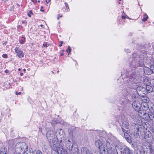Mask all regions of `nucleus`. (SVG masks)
Listing matches in <instances>:
<instances>
[{"mask_svg":"<svg viewBox=\"0 0 154 154\" xmlns=\"http://www.w3.org/2000/svg\"><path fill=\"white\" fill-rule=\"evenodd\" d=\"M132 56V60L130 64L131 67L136 68L139 66L143 67L144 66L143 60L142 57L138 56L136 53H134Z\"/></svg>","mask_w":154,"mask_h":154,"instance_id":"nucleus-1","label":"nucleus"},{"mask_svg":"<svg viewBox=\"0 0 154 154\" xmlns=\"http://www.w3.org/2000/svg\"><path fill=\"white\" fill-rule=\"evenodd\" d=\"M95 145L97 147L101 154H107L108 151L107 144L104 145L100 140L96 141Z\"/></svg>","mask_w":154,"mask_h":154,"instance_id":"nucleus-2","label":"nucleus"},{"mask_svg":"<svg viewBox=\"0 0 154 154\" xmlns=\"http://www.w3.org/2000/svg\"><path fill=\"white\" fill-rule=\"evenodd\" d=\"M28 146L25 142L18 143L15 145V150L17 153H20L21 151H26Z\"/></svg>","mask_w":154,"mask_h":154,"instance_id":"nucleus-3","label":"nucleus"},{"mask_svg":"<svg viewBox=\"0 0 154 154\" xmlns=\"http://www.w3.org/2000/svg\"><path fill=\"white\" fill-rule=\"evenodd\" d=\"M51 151L52 154H63L64 151L62 146L54 144Z\"/></svg>","mask_w":154,"mask_h":154,"instance_id":"nucleus-4","label":"nucleus"},{"mask_svg":"<svg viewBox=\"0 0 154 154\" xmlns=\"http://www.w3.org/2000/svg\"><path fill=\"white\" fill-rule=\"evenodd\" d=\"M144 138L146 141L149 144H152L154 141V139L153 136L151 134H149L147 133L144 134Z\"/></svg>","mask_w":154,"mask_h":154,"instance_id":"nucleus-5","label":"nucleus"},{"mask_svg":"<svg viewBox=\"0 0 154 154\" xmlns=\"http://www.w3.org/2000/svg\"><path fill=\"white\" fill-rule=\"evenodd\" d=\"M129 79L131 82H133L136 84H137L139 82V75L135 72L131 74Z\"/></svg>","mask_w":154,"mask_h":154,"instance_id":"nucleus-6","label":"nucleus"},{"mask_svg":"<svg viewBox=\"0 0 154 154\" xmlns=\"http://www.w3.org/2000/svg\"><path fill=\"white\" fill-rule=\"evenodd\" d=\"M111 141L110 139H107L106 142L107 148V151L109 154H115V150L110 145Z\"/></svg>","mask_w":154,"mask_h":154,"instance_id":"nucleus-7","label":"nucleus"},{"mask_svg":"<svg viewBox=\"0 0 154 154\" xmlns=\"http://www.w3.org/2000/svg\"><path fill=\"white\" fill-rule=\"evenodd\" d=\"M119 150V153H118V154H132L131 150L126 146L120 148Z\"/></svg>","mask_w":154,"mask_h":154,"instance_id":"nucleus-8","label":"nucleus"},{"mask_svg":"<svg viewBox=\"0 0 154 154\" xmlns=\"http://www.w3.org/2000/svg\"><path fill=\"white\" fill-rule=\"evenodd\" d=\"M129 123L127 121H124L122 124V129L123 132L129 131Z\"/></svg>","mask_w":154,"mask_h":154,"instance_id":"nucleus-9","label":"nucleus"},{"mask_svg":"<svg viewBox=\"0 0 154 154\" xmlns=\"http://www.w3.org/2000/svg\"><path fill=\"white\" fill-rule=\"evenodd\" d=\"M132 106L133 108L137 111L138 112V113L142 111L140 107L141 106L140 103L138 101H134L132 103Z\"/></svg>","mask_w":154,"mask_h":154,"instance_id":"nucleus-10","label":"nucleus"},{"mask_svg":"<svg viewBox=\"0 0 154 154\" xmlns=\"http://www.w3.org/2000/svg\"><path fill=\"white\" fill-rule=\"evenodd\" d=\"M54 137V134L53 131H50L47 132L46 137L49 142H51L52 140H53Z\"/></svg>","mask_w":154,"mask_h":154,"instance_id":"nucleus-11","label":"nucleus"},{"mask_svg":"<svg viewBox=\"0 0 154 154\" xmlns=\"http://www.w3.org/2000/svg\"><path fill=\"white\" fill-rule=\"evenodd\" d=\"M138 115L140 117H143V118L149 120V113L148 114L145 111H140V112L138 113Z\"/></svg>","mask_w":154,"mask_h":154,"instance_id":"nucleus-12","label":"nucleus"},{"mask_svg":"<svg viewBox=\"0 0 154 154\" xmlns=\"http://www.w3.org/2000/svg\"><path fill=\"white\" fill-rule=\"evenodd\" d=\"M15 50L16 53L17 54V56L21 58L24 57V54L23 52L18 47H16Z\"/></svg>","mask_w":154,"mask_h":154,"instance_id":"nucleus-13","label":"nucleus"},{"mask_svg":"<svg viewBox=\"0 0 154 154\" xmlns=\"http://www.w3.org/2000/svg\"><path fill=\"white\" fill-rule=\"evenodd\" d=\"M150 112L149 113V120H151L152 122H154V107H152L151 109H149Z\"/></svg>","mask_w":154,"mask_h":154,"instance_id":"nucleus-14","label":"nucleus"},{"mask_svg":"<svg viewBox=\"0 0 154 154\" xmlns=\"http://www.w3.org/2000/svg\"><path fill=\"white\" fill-rule=\"evenodd\" d=\"M73 144L72 142V140L69 139L66 142V146L67 148L69 150H72L73 147Z\"/></svg>","mask_w":154,"mask_h":154,"instance_id":"nucleus-15","label":"nucleus"},{"mask_svg":"<svg viewBox=\"0 0 154 154\" xmlns=\"http://www.w3.org/2000/svg\"><path fill=\"white\" fill-rule=\"evenodd\" d=\"M82 154H92L90 151L86 147H82L81 149Z\"/></svg>","mask_w":154,"mask_h":154,"instance_id":"nucleus-16","label":"nucleus"},{"mask_svg":"<svg viewBox=\"0 0 154 154\" xmlns=\"http://www.w3.org/2000/svg\"><path fill=\"white\" fill-rule=\"evenodd\" d=\"M150 68L145 67L144 69V73L147 75H150L152 73V71Z\"/></svg>","mask_w":154,"mask_h":154,"instance_id":"nucleus-17","label":"nucleus"},{"mask_svg":"<svg viewBox=\"0 0 154 154\" xmlns=\"http://www.w3.org/2000/svg\"><path fill=\"white\" fill-rule=\"evenodd\" d=\"M140 106L143 110L146 111L149 108V106L148 103L144 102H141Z\"/></svg>","mask_w":154,"mask_h":154,"instance_id":"nucleus-18","label":"nucleus"},{"mask_svg":"<svg viewBox=\"0 0 154 154\" xmlns=\"http://www.w3.org/2000/svg\"><path fill=\"white\" fill-rule=\"evenodd\" d=\"M150 85H146L145 90L146 91L147 93H150L152 92H154V91H153V88L152 86H150Z\"/></svg>","mask_w":154,"mask_h":154,"instance_id":"nucleus-19","label":"nucleus"},{"mask_svg":"<svg viewBox=\"0 0 154 154\" xmlns=\"http://www.w3.org/2000/svg\"><path fill=\"white\" fill-rule=\"evenodd\" d=\"M146 89L145 88L140 86H139L136 88L137 92L138 94H139L140 91H144Z\"/></svg>","mask_w":154,"mask_h":154,"instance_id":"nucleus-20","label":"nucleus"},{"mask_svg":"<svg viewBox=\"0 0 154 154\" xmlns=\"http://www.w3.org/2000/svg\"><path fill=\"white\" fill-rule=\"evenodd\" d=\"M7 149L5 147H2L0 150V154H6Z\"/></svg>","mask_w":154,"mask_h":154,"instance_id":"nucleus-21","label":"nucleus"},{"mask_svg":"<svg viewBox=\"0 0 154 154\" xmlns=\"http://www.w3.org/2000/svg\"><path fill=\"white\" fill-rule=\"evenodd\" d=\"M143 83L146 85L151 84L150 80L148 78H146L144 79Z\"/></svg>","mask_w":154,"mask_h":154,"instance_id":"nucleus-22","label":"nucleus"},{"mask_svg":"<svg viewBox=\"0 0 154 154\" xmlns=\"http://www.w3.org/2000/svg\"><path fill=\"white\" fill-rule=\"evenodd\" d=\"M149 98L147 97H143V98L142 99V102L148 103L149 101Z\"/></svg>","mask_w":154,"mask_h":154,"instance_id":"nucleus-23","label":"nucleus"},{"mask_svg":"<svg viewBox=\"0 0 154 154\" xmlns=\"http://www.w3.org/2000/svg\"><path fill=\"white\" fill-rule=\"evenodd\" d=\"M25 38L23 36L19 38V42L20 44H23L25 41Z\"/></svg>","mask_w":154,"mask_h":154,"instance_id":"nucleus-24","label":"nucleus"},{"mask_svg":"<svg viewBox=\"0 0 154 154\" xmlns=\"http://www.w3.org/2000/svg\"><path fill=\"white\" fill-rule=\"evenodd\" d=\"M57 131L58 132V133L59 134V135L61 136L62 137H61V138L62 137H63V134L64 133V131L61 129H59Z\"/></svg>","mask_w":154,"mask_h":154,"instance_id":"nucleus-25","label":"nucleus"},{"mask_svg":"<svg viewBox=\"0 0 154 154\" xmlns=\"http://www.w3.org/2000/svg\"><path fill=\"white\" fill-rule=\"evenodd\" d=\"M65 6L66 7V9H65V10H64V8H63V10L64 11H66V12L69 11V5H68V4L67 3H66V2H65Z\"/></svg>","mask_w":154,"mask_h":154,"instance_id":"nucleus-26","label":"nucleus"},{"mask_svg":"<svg viewBox=\"0 0 154 154\" xmlns=\"http://www.w3.org/2000/svg\"><path fill=\"white\" fill-rule=\"evenodd\" d=\"M23 154H34V153L33 151H28L27 150L26 151L23 152Z\"/></svg>","mask_w":154,"mask_h":154,"instance_id":"nucleus-27","label":"nucleus"},{"mask_svg":"<svg viewBox=\"0 0 154 154\" xmlns=\"http://www.w3.org/2000/svg\"><path fill=\"white\" fill-rule=\"evenodd\" d=\"M144 17L142 19V21H145L147 20V19L148 18V17L146 14H144Z\"/></svg>","mask_w":154,"mask_h":154,"instance_id":"nucleus-28","label":"nucleus"},{"mask_svg":"<svg viewBox=\"0 0 154 154\" xmlns=\"http://www.w3.org/2000/svg\"><path fill=\"white\" fill-rule=\"evenodd\" d=\"M71 47L69 46L68 47L67 49L66 50V52L69 53V54L71 52Z\"/></svg>","mask_w":154,"mask_h":154,"instance_id":"nucleus-29","label":"nucleus"},{"mask_svg":"<svg viewBox=\"0 0 154 154\" xmlns=\"http://www.w3.org/2000/svg\"><path fill=\"white\" fill-rule=\"evenodd\" d=\"M36 154H43V153L40 150H38L36 152Z\"/></svg>","mask_w":154,"mask_h":154,"instance_id":"nucleus-30","label":"nucleus"},{"mask_svg":"<svg viewBox=\"0 0 154 154\" xmlns=\"http://www.w3.org/2000/svg\"><path fill=\"white\" fill-rule=\"evenodd\" d=\"M22 23L23 24L24 26H26L27 23V22L26 20H22Z\"/></svg>","mask_w":154,"mask_h":154,"instance_id":"nucleus-31","label":"nucleus"},{"mask_svg":"<svg viewBox=\"0 0 154 154\" xmlns=\"http://www.w3.org/2000/svg\"><path fill=\"white\" fill-rule=\"evenodd\" d=\"M32 11L31 10H30L29 11V13H28V16L29 17H31V14H32Z\"/></svg>","mask_w":154,"mask_h":154,"instance_id":"nucleus-32","label":"nucleus"},{"mask_svg":"<svg viewBox=\"0 0 154 154\" xmlns=\"http://www.w3.org/2000/svg\"><path fill=\"white\" fill-rule=\"evenodd\" d=\"M124 133V136L126 138V137H127L128 136V133L129 132H123Z\"/></svg>","mask_w":154,"mask_h":154,"instance_id":"nucleus-33","label":"nucleus"},{"mask_svg":"<svg viewBox=\"0 0 154 154\" xmlns=\"http://www.w3.org/2000/svg\"><path fill=\"white\" fill-rule=\"evenodd\" d=\"M2 57L4 58H7L8 57V55L6 54H4L2 55Z\"/></svg>","mask_w":154,"mask_h":154,"instance_id":"nucleus-34","label":"nucleus"},{"mask_svg":"<svg viewBox=\"0 0 154 154\" xmlns=\"http://www.w3.org/2000/svg\"><path fill=\"white\" fill-rule=\"evenodd\" d=\"M150 68H151L152 69V73H154V65L151 66Z\"/></svg>","mask_w":154,"mask_h":154,"instance_id":"nucleus-35","label":"nucleus"},{"mask_svg":"<svg viewBox=\"0 0 154 154\" xmlns=\"http://www.w3.org/2000/svg\"><path fill=\"white\" fill-rule=\"evenodd\" d=\"M48 44L46 43H44L43 45V46L45 47H48Z\"/></svg>","mask_w":154,"mask_h":154,"instance_id":"nucleus-36","label":"nucleus"},{"mask_svg":"<svg viewBox=\"0 0 154 154\" xmlns=\"http://www.w3.org/2000/svg\"><path fill=\"white\" fill-rule=\"evenodd\" d=\"M21 92H18V91H16V94L17 95L21 94Z\"/></svg>","mask_w":154,"mask_h":154,"instance_id":"nucleus-37","label":"nucleus"},{"mask_svg":"<svg viewBox=\"0 0 154 154\" xmlns=\"http://www.w3.org/2000/svg\"><path fill=\"white\" fill-rule=\"evenodd\" d=\"M63 43V41H60V44L59 45V47H61V46H62V44Z\"/></svg>","mask_w":154,"mask_h":154,"instance_id":"nucleus-38","label":"nucleus"},{"mask_svg":"<svg viewBox=\"0 0 154 154\" xmlns=\"http://www.w3.org/2000/svg\"><path fill=\"white\" fill-rule=\"evenodd\" d=\"M58 16L57 17V20H59L60 17H62V15H60L59 14H58Z\"/></svg>","mask_w":154,"mask_h":154,"instance_id":"nucleus-39","label":"nucleus"},{"mask_svg":"<svg viewBox=\"0 0 154 154\" xmlns=\"http://www.w3.org/2000/svg\"><path fill=\"white\" fill-rule=\"evenodd\" d=\"M126 140H127L128 142H129V143H130V142H131V140H130L129 141V138L128 137H126Z\"/></svg>","mask_w":154,"mask_h":154,"instance_id":"nucleus-40","label":"nucleus"},{"mask_svg":"<svg viewBox=\"0 0 154 154\" xmlns=\"http://www.w3.org/2000/svg\"><path fill=\"white\" fill-rule=\"evenodd\" d=\"M50 0H45V1L47 3H48L50 2Z\"/></svg>","mask_w":154,"mask_h":154,"instance_id":"nucleus-41","label":"nucleus"},{"mask_svg":"<svg viewBox=\"0 0 154 154\" xmlns=\"http://www.w3.org/2000/svg\"><path fill=\"white\" fill-rule=\"evenodd\" d=\"M33 3H36L37 2L36 0H31Z\"/></svg>","mask_w":154,"mask_h":154,"instance_id":"nucleus-42","label":"nucleus"},{"mask_svg":"<svg viewBox=\"0 0 154 154\" xmlns=\"http://www.w3.org/2000/svg\"><path fill=\"white\" fill-rule=\"evenodd\" d=\"M43 7L42 6H41V9H40V10L41 11H42V12H44V10H42V8H43Z\"/></svg>","mask_w":154,"mask_h":154,"instance_id":"nucleus-43","label":"nucleus"},{"mask_svg":"<svg viewBox=\"0 0 154 154\" xmlns=\"http://www.w3.org/2000/svg\"><path fill=\"white\" fill-rule=\"evenodd\" d=\"M9 72V71L8 70L6 69V70H5V73H8Z\"/></svg>","mask_w":154,"mask_h":154,"instance_id":"nucleus-44","label":"nucleus"},{"mask_svg":"<svg viewBox=\"0 0 154 154\" xmlns=\"http://www.w3.org/2000/svg\"><path fill=\"white\" fill-rule=\"evenodd\" d=\"M122 19H125V17L124 16H122Z\"/></svg>","mask_w":154,"mask_h":154,"instance_id":"nucleus-45","label":"nucleus"},{"mask_svg":"<svg viewBox=\"0 0 154 154\" xmlns=\"http://www.w3.org/2000/svg\"><path fill=\"white\" fill-rule=\"evenodd\" d=\"M2 1L4 2H6L8 0H2Z\"/></svg>","mask_w":154,"mask_h":154,"instance_id":"nucleus-46","label":"nucleus"},{"mask_svg":"<svg viewBox=\"0 0 154 154\" xmlns=\"http://www.w3.org/2000/svg\"><path fill=\"white\" fill-rule=\"evenodd\" d=\"M63 53H62L61 54H60V56H63Z\"/></svg>","mask_w":154,"mask_h":154,"instance_id":"nucleus-47","label":"nucleus"},{"mask_svg":"<svg viewBox=\"0 0 154 154\" xmlns=\"http://www.w3.org/2000/svg\"><path fill=\"white\" fill-rule=\"evenodd\" d=\"M20 75L21 76H22L23 75V73H21Z\"/></svg>","mask_w":154,"mask_h":154,"instance_id":"nucleus-48","label":"nucleus"},{"mask_svg":"<svg viewBox=\"0 0 154 154\" xmlns=\"http://www.w3.org/2000/svg\"><path fill=\"white\" fill-rule=\"evenodd\" d=\"M71 150H70V152L69 153H68L67 154H72V153L70 151Z\"/></svg>","mask_w":154,"mask_h":154,"instance_id":"nucleus-49","label":"nucleus"},{"mask_svg":"<svg viewBox=\"0 0 154 154\" xmlns=\"http://www.w3.org/2000/svg\"><path fill=\"white\" fill-rule=\"evenodd\" d=\"M23 71H26V69H23Z\"/></svg>","mask_w":154,"mask_h":154,"instance_id":"nucleus-50","label":"nucleus"},{"mask_svg":"<svg viewBox=\"0 0 154 154\" xmlns=\"http://www.w3.org/2000/svg\"><path fill=\"white\" fill-rule=\"evenodd\" d=\"M18 71H20L21 70V69L20 68H19L18 69Z\"/></svg>","mask_w":154,"mask_h":154,"instance_id":"nucleus-51","label":"nucleus"},{"mask_svg":"<svg viewBox=\"0 0 154 154\" xmlns=\"http://www.w3.org/2000/svg\"><path fill=\"white\" fill-rule=\"evenodd\" d=\"M37 2H39V3L40 2V1L39 0H38Z\"/></svg>","mask_w":154,"mask_h":154,"instance_id":"nucleus-52","label":"nucleus"},{"mask_svg":"<svg viewBox=\"0 0 154 154\" xmlns=\"http://www.w3.org/2000/svg\"><path fill=\"white\" fill-rule=\"evenodd\" d=\"M119 4H120V2H119Z\"/></svg>","mask_w":154,"mask_h":154,"instance_id":"nucleus-53","label":"nucleus"},{"mask_svg":"<svg viewBox=\"0 0 154 154\" xmlns=\"http://www.w3.org/2000/svg\"><path fill=\"white\" fill-rule=\"evenodd\" d=\"M52 73H54V72H53V71H52Z\"/></svg>","mask_w":154,"mask_h":154,"instance_id":"nucleus-54","label":"nucleus"},{"mask_svg":"<svg viewBox=\"0 0 154 154\" xmlns=\"http://www.w3.org/2000/svg\"><path fill=\"white\" fill-rule=\"evenodd\" d=\"M58 72H59V71H57V73H58Z\"/></svg>","mask_w":154,"mask_h":154,"instance_id":"nucleus-55","label":"nucleus"},{"mask_svg":"<svg viewBox=\"0 0 154 154\" xmlns=\"http://www.w3.org/2000/svg\"><path fill=\"white\" fill-rule=\"evenodd\" d=\"M61 141H62V140H61L60 141V142H61Z\"/></svg>","mask_w":154,"mask_h":154,"instance_id":"nucleus-56","label":"nucleus"},{"mask_svg":"<svg viewBox=\"0 0 154 154\" xmlns=\"http://www.w3.org/2000/svg\"><path fill=\"white\" fill-rule=\"evenodd\" d=\"M121 0H119V1H121Z\"/></svg>","mask_w":154,"mask_h":154,"instance_id":"nucleus-57","label":"nucleus"}]
</instances>
